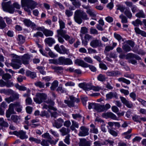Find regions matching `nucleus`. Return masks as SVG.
I'll return each mask as SVG.
<instances>
[{
	"label": "nucleus",
	"mask_w": 146,
	"mask_h": 146,
	"mask_svg": "<svg viewBox=\"0 0 146 146\" xmlns=\"http://www.w3.org/2000/svg\"><path fill=\"white\" fill-rule=\"evenodd\" d=\"M11 119L13 122L17 123H19L21 121L20 117L16 115H12Z\"/></svg>",
	"instance_id": "obj_27"
},
{
	"label": "nucleus",
	"mask_w": 146,
	"mask_h": 146,
	"mask_svg": "<svg viewBox=\"0 0 146 146\" xmlns=\"http://www.w3.org/2000/svg\"><path fill=\"white\" fill-rule=\"evenodd\" d=\"M72 125L70 127V129L72 131L75 129V127L78 128L79 127L78 124L74 120H72Z\"/></svg>",
	"instance_id": "obj_38"
},
{
	"label": "nucleus",
	"mask_w": 146,
	"mask_h": 146,
	"mask_svg": "<svg viewBox=\"0 0 146 146\" xmlns=\"http://www.w3.org/2000/svg\"><path fill=\"white\" fill-rule=\"evenodd\" d=\"M126 43L122 46V48L123 50L126 52H129L131 50V48L129 45Z\"/></svg>",
	"instance_id": "obj_45"
},
{
	"label": "nucleus",
	"mask_w": 146,
	"mask_h": 146,
	"mask_svg": "<svg viewBox=\"0 0 146 146\" xmlns=\"http://www.w3.org/2000/svg\"><path fill=\"white\" fill-rule=\"evenodd\" d=\"M11 76L8 73L4 74L2 76V78L5 80H7L11 79Z\"/></svg>",
	"instance_id": "obj_51"
},
{
	"label": "nucleus",
	"mask_w": 146,
	"mask_h": 146,
	"mask_svg": "<svg viewBox=\"0 0 146 146\" xmlns=\"http://www.w3.org/2000/svg\"><path fill=\"white\" fill-rule=\"evenodd\" d=\"M14 108L17 112H20L21 111L22 106L20 102H15L9 105V108L6 110L5 113L6 116L7 118H10L12 114H16Z\"/></svg>",
	"instance_id": "obj_1"
},
{
	"label": "nucleus",
	"mask_w": 146,
	"mask_h": 146,
	"mask_svg": "<svg viewBox=\"0 0 146 146\" xmlns=\"http://www.w3.org/2000/svg\"><path fill=\"white\" fill-rule=\"evenodd\" d=\"M59 64L70 65L72 64V60L68 58H65L64 57H60L58 59Z\"/></svg>",
	"instance_id": "obj_10"
},
{
	"label": "nucleus",
	"mask_w": 146,
	"mask_h": 146,
	"mask_svg": "<svg viewBox=\"0 0 146 146\" xmlns=\"http://www.w3.org/2000/svg\"><path fill=\"white\" fill-rule=\"evenodd\" d=\"M6 26V24L2 17H0V29H3Z\"/></svg>",
	"instance_id": "obj_40"
},
{
	"label": "nucleus",
	"mask_w": 146,
	"mask_h": 146,
	"mask_svg": "<svg viewBox=\"0 0 146 146\" xmlns=\"http://www.w3.org/2000/svg\"><path fill=\"white\" fill-rule=\"evenodd\" d=\"M119 98L121 102L125 104L127 107L131 108L133 107V105L132 103L127 100L123 96H120Z\"/></svg>",
	"instance_id": "obj_14"
},
{
	"label": "nucleus",
	"mask_w": 146,
	"mask_h": 146,
	"mask_svg": "<svg viewBox=\"0 0 146 146\" xmlns=\"http://www.w3.org/2000/svg\"><path fill=\"white\" fill-rule=\"evenodd\" d=\"M58 86V82L57 80L54 81L50 87V89L51 90H54Z\"/></svg>",
	"instance_id": "obj_44"
},
{
	"label": "nucleus",
	"mask_w": 146,
	"mask_h": 146,
	"mask_svg": "<svg viewBox=\"0 0 146 146\" xmlns=\"http://www.w3.org/2000/svg\"><path fill=\"white\" fill-rule=\"evenodd\" d=\"M5 100L9 104L11 102L14 101V99L13 97L11 96L9 97L5 98Z\"/></svg>",
	"instance_id": "obj_62"
},
{
	"label": "nucleus",
	"mask_w": 146,
	"mask_h": 146,
	"mask_svg": "<svg viewBox=\"0 0 146 146\" xmlns=\"http://www.w3.org/2000/svg\"><path fill=\"white\" fill-rule=\"evenodd\" d=\"M22 6L26 7L24 8L25 10L30 13L31 11L29 9L31 10L35 9L38 3L32 0H22Z\"/></svg>",
	"instance_id": "obj_4"
},
{
	"label": "nucleus",
	"mask_w": 146,
	"mask_h": 146,
	"mask_svg": "<svg viewBox=\"0 0 146 146\" xmlns=\"http://www.w3.org/2000/svg\"><path fill=\"white\" fill-rule=\"evenodd\" d=\"M117 9L119 10L121 12H123L125 9V7L123 5L118 4L116 5Z\"/></svg>",
	"instance_id": "obj_48"
},
{
	"label": "nucleus",
	"mask_w": 146,
	"mask_h": 146,
	"mask_svg": "<svg viewBox=\"0 0 146 146\" xmlns=\"http://www.w3.org/2000/svg\"><path fill=\"white\" fill-rule=\"evenodd\" d=\"M13 60L15 61V62L11 63V66H12L14 68L16 69L19 68L20 67V65L19 64H16V63L18 62L19 63L20 62V60H19L17 59H13Z\"/></svg>",
	"instance_id": "obj_29"
},
{
	"label": "nucleus",
	"mask_w": 146,
	"mask_h": 146,
	"mask_svg": "<svg viewBox=\"0 0 146 146\" xmlns=\"http://www.w3.org/2000/svg\"><path fill=\"white\" fill-rule=\"evenodd\" d=\"M46 95L44 93H37L36 95V97L34 98V101L36 103L40 104L46 99Z\"/></svg>",
	"instance_id": "obj_6"
},
{
	"label": "nucleus",
	"mask_w": 146,
	"mask_h": 146,
	"mask_svg": "<svg viewBox=\"0 0 146 146\" xmlns=\"http://www.w3.org/2000/svg\"><path fill=\"white\" fill-rule=\"evenodd\" d=\"M30 58V56L28 54H25L22 57V60L23 64H29Z\"/></svg>",
	"instance_id": "obj_25"
},
{
	"label": "nucleus",
	"mask_w": 146,
	"mask_h": 146,
	"mask_svg": "<svg viewBox=\"0 0 146 146\" xmlns=\"http://www.w3.org/2000/svg\"><path fill=\"white\" fill-rule=\"evenodd\" d=\"M84 40H82V43L85 46H86L88 42L91 39H92L93 37L92 36L88 34H86L84 36Z\"/></svg>",
	"instance_id": "obj_20"
},
{
	"label": "nucleus",
	"mask_w": 146,
	"mask_h": 146,
	"mask_svg": "<svg viewBox=\"0 0 146 146\" xmlns=\"http://www.w3.org/2000/svg\"><path fill=\"white\" fill-rule=\"evenodd\" d=\"M9 124L3 118H0V126L1 127H7Z\"/></svg>",
	"instance_id": "obj_31"
},
{
	"label": "nucleus",
	"mask_w": 146,
	"mask_h": 146,
	"mask_svg": "<svg viewBox=\"0 0 146 146\" xmlns=\"http://www.w3.org/2000/svg\"><path fill=\"white\" fill-rule=\"evenodd\" d=\"M106 74L107 76L111 77L115 76L121 74L120 72L115 71H107Z\"/></svg>",
	"instance_id": "obj_24"
},
{
	"label": "nucleus",
	"mask_w": 146,
	"mask_h": 146,
	"mask_svg": "<svg viewBox=\"0 0 146 146\" xmlns=\"http://www.w3.org/2000/svg\"><path fill=\"white\" fill-rule=\"evenodd\" d=\"M117 80L119 82H122L126 83L127 84H129L131 83L130 81L129 80L123 77H121L118 78L117 79Z\"/></svg>",
	"instance_id": "obj_43"
},
{
	"label": "nucleus",
	"mask_w": 146,
	"mask_h": 146,
	"mask_svg": "<svg viewBox=\"0 0 146 146\" xmlns=\"http://www.w3.org/2000/svg\"><path fill=\"white\" fill-rule=\"evenodd\" d=\"M60 53L61 54H68L69 53V50L67 49L63 45L60 46Z\"/></svg>",
	"instance_id": "obj_34"
},
{
	"label": "nucleus",
	"mask_w": 146,
	"mask_h": 146,
	"mask_svg": "<svg viewBox=\"0 0 146 146\" xmlns=\"http://www.w3.org/2000/svg\"><path fill=\"white\" fill-rule=\"evenodd\" d=\"M46 102L48 104L50 105H47L46 104H44L43 106V109H47L48 108L50 109L53 110L54 111H56L57 109L53 107L52 106H53L54 104V102L50 100H48Z\"/></svg>",
	"instance_id": "obj_13"
},
{
	"label": "nucleus",
	"mask_w": 146,
	"mask_h": 146,
	"mask_svg": "<svg viewBox=\"0 0 146 146\" xmlns=\"http://www.w3.org/2000/svg\"><path fill=\"white\" fill-rule=\"evenodd\" d=\"M79 86L84 90L86 91H89L91 90L92 86L89 84H86L85 83H81L79 84L78 85Z\"/></svg>",
	"instance_id": "obj_18"
},
{
	"label": "nucleus",
	"mask_w": 146,
	"mask_h": 146,
	"mask_svg": "<svg viewBox=\"0 0 146 146\" xmlns=\"http://www.w3.org/2000/svg\"><path fill=\"white\" fill-rule=\"evenodd\" d=\"M124 14L129 18L131 19L132 17V14L129 10L126 9L124 11Z\"/></svg>",
	"instance_id": "obj_53"
},
{
	"label": "nucleus",
	"mask_w": 146,
	"mask_h": 146,
	"mask_svg": "<svg viewBox=\"0 0 146 146\" xmlns=\"http://www.w3.org/2000/svg\"><path fill=\"white\" fill-rule=\"evenodd\" d=\"M59 23L60 25V29L57 31V33L58 34H60L63 36L66 40H68L70 38V36L67 35L66 31L63 29L65 27V24L63 21L62 20H59Z\"/></svg>",
	"instance_id": "obj_5"
},
{
	"label": "nucleus",
	"mask_w": 146,
	"mask_h": 146,
	"mask_svg": "<svg viewBox=\"0 0 146 146\" xmlns=\"http://www.w3.org/2000/svg\"><path fill=\"white\" fill-rule=\"evenodd\" d=\"M84 60L86 62L92 64L93 63V60L92 58L89 56L86 57L84 58Z\"/></svg>",
	"instance_id": "obj_55"
},
{
	"label": "nucleus",
	"mask_w": 146,
	"mask_h": 146,
	"mask_svg": "<svg viewBox=\"0 0 146 146\" xmlns=\"http://www.w3.org/2000/svg\"><path fill=\"white\" fill-rule=\"evenodd\" d=\"M114 143V142L113 141L110 140L109 139L106 140L101 143V145H113Z\"/></svg>",
	"instance_id": "obj_36"
},
{
	"label": "nucleus",
	"mask_w": 146,
	"mask_h": 146,
	"mask_svg": "<svg viewBox=\"0 0 146 146\" xmlns=\"http://www.w3.org/2000/svg\"><path fill=\"white\" fill-rule=\"evenodd\" d=\"M125 57L126 59H129L133 58H135L137 60H138L141 59V58L138 55L131 53L127 54L126 55Z\"/></svg>",
	"instance_id": "obj_22"
},
{
	"label": "nucleus",
	"mask_w": 146,
	"mask_h": 146,
	"mask_svg": "<svg viewBox=\"0 0 146 146\" xmlns=\"http://www.w3.org/2000/svg\"><path fill=\"white\" fill-rule=\"evenodd\" d=\"M64 122V120L60 118L55 120L54 123L53 124V126L59 129L62 126Z\"/></svg>",
	"instance_id": "obj_15"
},
{
	"label": "nucleus",
	"mask_w": 146,
	"mask_h": 146,
	"mask_svg": "<svg viewBox=\"0 0 146 146\" xmlns=\"http://www.w3.org/2000/svg\"><path fill=\"white\" fill-rule=\"evenodd\" d=\"M75 63L76 64L84 68H87L88 66L87 63L85 62L83 60L79 59L76 60Z\"/></svg>",
	"instance_id": "obj_23"
},
{
	"label": "nucleus",
	"mask_w": 146,
	"mask_h": 146,
	"mask_svg": "<svg viewBox=\"0 0 146 146\" xmlns=\"http://www.w3.org/2000/svg\"><path fill=\"white\" fill-rule=\"evenodd\" d=\"M18 40L19 41V44H22L25 42V38L21 35L18 36Z\"/></svg>",
	"instance_id": "obj_46"
},
{
	"label": "nucleus",
	"mask_w": 146,
	"mask_h": 146,
	"mask_svg": "<svg viewBox=\"0 0 146 146\" xmlns=\"http://www.w3.org/2000/svg\"><path fill=\"white\" fill-rule=\"evenodd\" d=\"M56 91L59 92L61 93H64L66 92V90L63 88L62 86H60V85L57 89Z\"/></svg>",
	"instance_id": "obj_52"
},
{
	"label": "nucleus",
	"mask_w": 146,
	"mask_h": 146,
	"mask_svg": "<svg viewBox=\"0 0 146 146\" xmlns=\"http://www.w3.org/2000/svg\"><path fill=\"white\" fill-rule=\"evenodd\" d=\"M40 144L43 146H48L49 145V142L48 141L43 139L41 142Z\"/></svg>",
	"instance_id": "obj_59"
},
{
	"label": "nucleus",
	"mask_w": 146,
	"mask_h": 146,
	"mask_svg": "<svg viewBox=\"0 0 146 146\" xmlns=\"http://www.w3.org/2000/svg\"><path fill=\"white\" fill-rule=\"evenodd\" d=\"M65 13L66 16L68 17L72 16L73 15V12L69 9L66 10Z\"/></svg>",
	"instance_id": "obj_60"
},
{
	"label": "nucleus",
	"mask_w": 146,
	"mask_h": 146,
	"mask_svg": "<svg viewBox=\"0 0 146 146\" xmlns=\"http://www.w3.org/2000/svg\"><path fill=\"white\" fill-rule=\"evenodd\" d=\"M24 24L28 27H31L35 30L36 28V25L33 23H32L29 19H25L23 20Z\"/></svg>",
	"instance_id": "obj_16"
},
{
	"label": "nucleus",
	"mask_w": 146,
	"mask_h": 146,
	"mask_svg": "<svg viewBox=\"0 0 146 146\" xmlns=\"http://www.w3.org/2000/svg\"><path fill=\"white\" fill-rule=\"evenodd\" d=\"M44 42L49 46H52L53 44L55 42L54 39L52 37H48L46 38L44 40Z\"/></svg>",
	"instance_id": "obj_26"
},
{
	"label": "nucleus",
	"mask_w": 146,
	"mask_h": 146,
	"mask_svg": "<svg viewBox=\"0 0 146 146\" xmlns=\"http://www.w3.org/2000/svg\"><path fill=\"white\" fill-rule=\"evenodd\" d=\"M9 3V2H8L6 3L3 2L2 3V7L4 11L12 14L15 11V8L18 9L20 8V6L17 2H15L13 4V7L10 5Z\"/></svg>",
	"instance_id": "obj_3"
},
{
	"label": "nucleus",
	"mask_w": 146,
	"mask_h": 146,
	"mask_svg": "<svg viewBox=\"0 0 146 146\" xmlns=\"http://www.w3.org/2000/svg\"><path fill=\"white\" fill-rule=\"evenodd\" d=\"M106 96L107 100L114 98H115L116 99H118L117 94L116 92H110L106 94Z\"/></svg>",
	"instance_id": "obj_19"
},
{
	"label": "nucleus",
	"mask_w": 146,
	"mask_h": 146,
	"mask_svg": "<svg viewBox=\"0 0 146 146\" xmlns=\"http://www.w3.org/2000/svg\"><path fill=\"white\" fill-rule=\"evenodd\" d=\"M70 130L68 128H66L64 127H62L60 130V131L62 133V136L66 135L68 134L70 131Z\"/></svg>",
	"instance_id": "obj_30"
},
{
	"label": "nucleus",
	"mask_w": 146,
	"mask_h": 146,
	"mask_svg": "<svg viewBox=\"0 0 146 146\" xmlns=\"http://www.w3.org/2000/svg\"><path fill=\"white\" fill-rule=\"evenodd\" d=\"M114 35L115 38L119 42H120L121 39H122V41H124L122 39V37L119 35L115 33L114 34Z\"/></svg>",
	"instance_id": "obj_61"
},
{
	"label": "nucleus",
	"mask_w": 146,
	"mask_h": 146,
	"mask_svg": "<svg viewBox=\"0 0 146 146\" xmlns=\"http://www.w3.org/2000/svg\"><path fill=\"white\" fill-rule=\"evenodd\" d=\"M80 131L78 133L80 136L83 137L88 135L89 134L88 132L89 129L88 128L84 126L81 127L80 128Z\"/></svg>",
	"instance_id": "obj_11"
},
{
	"label": "nucleus",
	"mask_w": 146,
	"mask_h": 146,
	"mask_svg": "<svg viewBox=\"0 0 146 146\" xmlns=\"http://www.w3.org/2000/svg\"><path fill=\"white\" fill-rule=\"evenodd\" d=\"M102 115L105 118H110L112 119L116 120H118L116 115L111 112H107L106 113H104Z\"/></svg>",
	"instance_id": "obj_17"
},
{
	"label": "nucleus",
	"mask_w": 146,
	"mask_h": 146,
	"mask_svg": "<svg viewBox=\"0 0 146 146\" xmlns=\"http://www.w3.org/2000/svg\"><path fill=\"white\" fill-rule=\"evenodd\" d=\"M34 37H38V36L40 37H44V35L40 31H38L36 33H35L33 36Z\"/></svg>",
	"instance_id": "obj_58"
},
{
	"label": "nucleus",
	"mask_w": 146,
	"mask_h": 146,
	"mask_svg": "<svg viewBox=\"0 0 146 146\" xmlns=\"http://www.w3.org/2000/svg\"><path fill=\"white\" fill-rule=\"evenodd\" d=\"M132 24L135 26L138 27L139 25H142V22L139 19H137L135 21H133L132 22Z\"/></svg>",
	"instance_id": "obj_37"
},
{
	"label": "nucleus",
	"mask_w": 146,
	"mask_h": 146,
	"mask_svg": "<svg viewBox=\"0 0 146 146\" xmlns=\"http://www.w3.org/2000/svg\"><path fill=\"white\" fill-rule=\"evenodd\" d=\"M97 79L99 81L103 82L105 81L106 78L105 75L100 74L98 76Z\"/></svg>",
	"instance_id": "obj_47"
},
{
	"label": "nucleus",
	"mask_w": 146,
	"mask_h": 146,
	"mask_svg": "<svg viewBox=\"0 0 146 146\" xmlns=\"http://www.w3.org/2000/svg\"><path fill=\"white\" fill-rule=\"evenodd\" d=\"M90 126L92 127L90 130V132L95 134H98V131L97 128H96L94 125L93 124H92L90 125Z\"/></svg>",
	"instance_id": "obj_41"
},
{
	"label": "nucleus",
	"mask_w": 146,
	"mask_h": 146,
	"mask_svg": "<svg viewBox=\"0 0 146 146\" xmlns=\"http://www.w3.org/2000/svg\"><path fill=\"white\" fill-rule=\"evenodd\" d=\"M119 17L121 19V21L122 23H125L127 22V18L123 14H121L119 16Z\"/></svg>",
	"instance_id": "obj_49"
},
{
	"label": "nucleus",
	"mask_w": 146,
	"mask_h": 146,
	"mask_svg": "<svg viewBox=\"0 0 146 146\" xmlns=\"http://www.w3.org/2000/svg\"><path fill=\"white\" fill-rule=\"evenodd\" d=\"M51 68L54 70L56 72L58 73L60 72L61 70H63V68L61 66H51Z\"/></svg>",
	"instance_id": "obj_42"
},
{
	"label": "nucleus",
	"mask_w": 146,
	"mask_h": 146,
	"mask_svg": "<svg viewBox=\"0 0 146 146\" xmlns=\"http://www.w3.org/2000/svg\"><path fill=\"white\" fill-rule=\"evenodd\" d=\"M78 144L79 146H90V142L84 138L80 139Z\"/></svg>",
	"instance_id": "obj_21"
},
{
	"label": "nucleus",
	"mask_w": 146,
	"mask_h": 146,
	"mask_svg": "<svg viewBox=\"0 0 146 146\" xmlns=\"http://www.w3.org/2000/svg\"><path fill=\"white\" fill-rule=\"evenodd\" d=\"M35 84L36 86L40 88H44L45 86V84L44 83L40 81L35 82Z\"/></svg>",
	"instance_id": "obj_50"
},
{
	"label": "nucleus",
	"mask_w": 146,
	"mask_h": 146,
	"mask_svg": "<svg viewBox=\"0 0 146 146\" xmlns=\"http://www.w3.org/2000/svg\"><path fill=\"white\" fill-rule=\"evenodd\" d=\"M60 36L63 37V36L61 35H58V33L56 36L58 38V42L61 44H63L64 42V40Z\"/></svg>",
	"instance_id": "obj_57"
},
{
	"label": "nucleus",
	"mask_w": 146,
	"mask_h": 146,
	"mask_svg": "<svg viewBox=\"0 0 146 146\" xmlns=\"http://www.w3.org/2000/svg\"><path fill=\"white\" fill-rule=\"evenodd\" d=\"M43 33L46 37L52 36L53 34V32L52 31L46 29H45Z\"/></svg>",
	"instance_id": "obj_33"
},
{
	"label": "nucleus",
	"mask_w": 146,
	"mask_h": 146,
	"mask_svg": "<svg viewBox=\"0 0 146 146\" xmlns=\"http://www.w3.org/2000/svg\"><path fill=\"white\" fill-rule=\"evenodd\" d=\"M108 131L113 136H116L117 135V132L115 131L112 129H108Z\"/></svg>",
	"instance_id": "obj_54"
},
{
	"label": "nucleus",
	"mask_w": 146,
	"mask_h": 146,
	"mask_svg": "<svg viewBox=\"0 0 146 146\" xmlns=\"http://www.w3.org/2000/svg\"><path fill=\"white\" fill-rule=\"evenodd\" d=\"M26 74L27 76H29L33 79L36 77V73L34 72L28 71L26 72Z\"/></svg>",
	"instance_id": "obj_35"
},
{
	"label": "nucleus",
	"mask_w": 146,
	"mask_h": 146,
	"mask_svg": "<svg viewBox=\"0 0 146 146\" xmlns=\"http://www.w3.org/2000/svg\"><path fill=\"white\" fill-rule=\"evenodd\" d=\"M135 16L139 18H144L145 17V15L143 11L142 10L139 11L135 14Z\"/></svg>",
	"instance_id": "obj_39"
},
{
	"label": "nucleus",
	"mask_w": 146,
	"mask_h": 146,
	"mask_svg": "<svg viewBox=\"0 0 146 146\" xmlns=\"http://www.w3.org/2000/svg\"><path fill=\"white\" fill-rule=\"evenodd\" d=\"M90 45L93 48H96L98 47H102L105 46L101 40L97 39L92 40L90 42Z\"/></svg>",
	"instance_id": "obj_7"
},
{
	"label": "nucleus",
	"mask_w": 146,
	"mask_h": 146,
	"mask_svg": "<svg viewBox=\"0 0 146 146\" xmlns=\"http://www.w3.org/2000/svg\"><path fill=\"white\" fill-rule=\"evenodd\" d=\"M86 12L90 16L92 17H95L96 16V14L91 9H88L86 11Z\"/></svg>",
	"instance_id": "obj_56"
},
{
	"label": "nucleus",
	"mask_w": 146,
	"mask_h": 146,
	"mask_svg": "<svg viewBox=\"0 0 146 146\" xmlns=\"http://www.w3.org/2000/svg\"><path fill=\"white\" fill-rule=\"evenodd\" d=\"M134 30L136 33L141 35L143 37H146V32L141 30L138 27L135 28Z\"/></svg>",
	"instance_id": "obj_28"
},
{
	"label": "nucleus",
	"mask_w": 146,
	"mask_h": 146,
	"mask_svg": "<svg viewBox=\"0 0 146 146\" xmlns=\"http://www.w3.org/2000/svg\"><path fill=\"white\" fill-rule=\"evenodd\" d=\"M13 133L19 137L21 139H24L27 138V136L26 135V132L23 130H20L19 131H15L12 132Z\"/></svg>",
	"instance_id": "obj_12"
},
{
	"label": "nucleus",
	"mask_w": 146,
	"mask_h": 146,
	"mask_svg": "<svg viewBox=\"0 0 146 146\" xmlns=\"http://www.w3.org/2000/svg\"><path fill=\"white\" fill-rule=\"evenodd\" d=\"M70 100H65L64 102L65 104H67L68 106L71 107L74 106V103L76 102L77 103H78L80 101L78 99L72 96H70Z\"/></svg>",
	"instance_id": "obj_9"
},
{
	"label": "nucleus",
	"mask_w": 146,
	"mask_h": 146,
	"mask_svg": "<svg viewBox=\"0 0 146 146\" xmlns=\"http://www.w3.org/2000/svg\"><path fill=\"white\" fill-rule=\"evenodd\" d=\"M70 135H68L67 136H66L65 139L64 140V142L67 145L70 144Z\"/></svg>",
	"instance_id": "obj_63"
},
{
	"label": "nucleus",
	"mask_w": 146,
	"mask_h": 146,
	"mask_svg": "<svg viewBox=\"0 0 146 146\" xmlns=\"http://www.w3.org/2000/svg\"><path fill=\"white\" fill-rule=\"evenodd\" d=\"M74 19L76 23L80 24L82 22V19L87 20L89 19L85 12L82 10H79L76 11L74 12Z\"/></svg>",
	"instance_id": "obj_2"
},
{
	"label": "nucleus",
	"mask_w": 146,
	"mask_h": 146,
	"mask_svg": "<svg viewBox=\"0 0 146 146\" xmlns=\"http://www.w3.org/2000/svg\"><path fill=\"white\" fill-rule=\"evenodd\" d=\"M90 33L91 34L94 35L98 34V32L97 30L96 29L93 28H91L90 29Z\"/></svg>",
	"instance_id": "obj_64"
},
{
	"label": "nucleus",
	"mask_w": 146,
	"mask_h": 146,
	"mask_svg": "<svg viewBox=\"0 0 146 146\" xmlns=\"http://www.w3.org/2000/svg\"><path fill=\"white\" fill-rule=\"evenodd\" d=\"M54 4L53 5V7H56L58 6L61 10L64 9V7L61 3L57 1L56 0H54Z\"/></svg>",
	"instance_id": "obj_32"
},
{
	"label": "nucleus",
	"mask_w": 146,
	"mask_h": 146,
	"mask_svg": "<svg viewBox=\"0 0 146 146\" xmlns=\"http://www.w3.org/2000/svg\"><path fill=\"white\" fill-rule=\"evenodd\" d=\"M88 107L89 109H94L98 112H101L104 111L103 105L91 103L89 104Z\"/></svg>",
	"instance_id": "obj_8"
}]
</instances>
